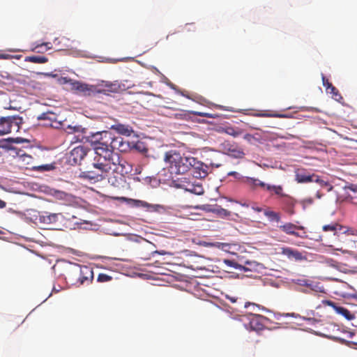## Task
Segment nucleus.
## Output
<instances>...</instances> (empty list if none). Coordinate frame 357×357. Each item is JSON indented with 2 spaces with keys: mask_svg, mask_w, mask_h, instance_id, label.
<instances>
[{
  "mask_svg": "<svg viewBox=\"0 0 357 357\" xmlns=\"http://www.w3.org/2000/svg\"><path fill=\"white\" fill-rule=\"evenodd\" d=\"M118 161V153L109 149H98L94 157L86 167V170L80 173V178L92 182L101 181L107 176L112 170L113 163Z\"/></svg>",
  "mask_w": 357,
  "mask_h": 357,
  "instance_id": "1",
  "label": "nucleus"
},
{
  "mask_svg": "<svg viewBox=\"0 0 357 357\" xmlns=\"http://www.w3.org/2000/svg\"><path fill=\"white\" fill-rule=\"evenodd\" d=\"M192 156L181 154L179 151L172 149L165 152L164 162L171 174H182L190 171Z\"/></svg>",
  "mask_w": 357,
  "mask_h": 357,
  "instance_id": "2",
  "label": "nucleus"
},
{
  "mask_svg": "<svg viewBox=\"0 0 357 357\" xmlns=\"http://www.w3.org/2000/svg\"><path fill=\"white\" fill-rule=\"evenodd\" d=\"M93 278L92 269L86 266L75 265L67 271V278L72 284H89Z\"/></svg>",
  "mask_w": 357,
  "mask_h": 357,
  "instance_id": "3",
  "label": "nucleus"
},
{
  "mask_svg": "<svg viewBox=\"0 0 357 357\" xmlns=\"http://www.w3.org/2000/svg\"><path fill=\"white\" fill-rule=\"evenodd\" d=\"M111 139V132L109 131L97 132L91 133L87 137V142H89L94 149V152L97 151L98 149H108L109 141Z\"/></svg>",
  "mask_w": 357,
  "mask_h": 357,
  "instance_id": "4",
  "label": "nucleus"
},
{
  "mask_svg": "<svg viewBox=\"0 0 357 357\" xmlns=\"http://www.w3.org/2000/svg\"><path fill=\"white\" fill-rule=\"evenodd\" d=\"M22 118L17 116H3L0 118V136L12 132H17L20 128Z\"/></svg>",
  "mask_w": 357,
  "mask_h": 357,
  "instance_id": "5",
  "label": "nucleus"
},
{
  "mask_svg": "<svg viewBox=\"0 0 357 357\" xmlns=\"http://www.w3.org/2000/svg\"><path fill=\"white\" fill-rule=\"evenodd\" d=\"M75 218L74 215H70L69 213H52L45 211L39 215V220L45 224H56L57 222L61 223L64 220H70Z\"/></svg>",
  "mask_w": 357,
  "mask_h": 357,
  "instance_id": "6",
  "label": "nucleus"
},
{
  "mask_svg": "<svg viewBox=\"0 0 357 357\" xmlns=\"http://www.w3.org/2000/svg\"><path fill=\"white\" fill-rule=\"evenodd\" d=\"M295 180L299 183L316 182L319 183L321 186L330 185L328 182L321 179L319 176L314 174H310L307 173L304 169H298L296 170Z\"/></svg>",
  "mask_w": 357,
  "mask_h": 357,
  "instance_id": "7",
  "label": "nucleus"
},
{
  "mask_svg": "<svg viewBox=\"0 0 357 357\" xmlns=\"http://www.w3.org/2000/svg\"><path fill=\"white\" fill-rule=\"evenodd\" d=\"M71 89L83 96H90L97 92V89L93 85L82 83L79 81L69 80Z\"/></svg>",
  "mask_w": 357,
  "mask_h": 357,
  "instance_id": "8",
  "label": "nucleus"
},
{
  "mask_svg": "<svg viewBox=\"0 0 357 357\" xmlns=\"http://www.w3.org/2000/svg\"><path fill=\"white\" fill-rule=\"evenodd\" d=\"M192 160L190 165V170H192L193 176L197 178L206 177L208 174L209 167L194 157H192Z\"/></svg>",
  "mask_w": 357,
  "mask_h": 357,
  "instance_id": "9",
  "label": "nucleus"
},
{
  "mask_svg": "<svg viewBox=\"0 0 357 357\" xmlns=\"http://www.w3.org/2000/svg\"><path fill=\"white\" fill-rule=\"evenodd\" d=\"M38 120L49 121V123H44L43 126L47 127H51L55 129H59L62 128L63 123L61 121L58 119V116L54 112H47L41 114L38 117Z\"/></svg>",
  "mask_w": 357,
  "mask_h": 357,
  "instance_id": "10",
  "label": "nucleus"
},
{
  "mask_svg": "<svg viewBox=\"0 0 357 357\" xmlns=\"http://www.w3.org/2000/svg\"><path fill=\"white\" fill-rule=\"evenodd\" d=\"M248 319L250 329L255 331L263 330L267 319L264 316L257 314H250Z\"/></svg>",
  "mask_w": 357,
  "mask_h": 357,
  "instance_id": "11",
  "label": "nucleus"
},
{
  "mask_svg": "<svg viewBox=\"0 0 357 357\" xmlns=\"http://www.w3.org/2000/svg\"><path fill=\"white\" fill-rule=\"evenodd\" d=\"M132 170V166L123 158L118 155V161L114 162L112 165V172L119 173L123 176L130 173Z\"/></svg>",
  "mask_w": 357,
  "mask_h": 357,
  "instance_id": "12",
  "label": "nucleus"
},
{
  "mask_svg": "<svg viewBox=\"0 0 357 357\" xmlns=\"http://www.w3.org/2000/svg\"><path fill=\"white\" fill-rule=\"evenodd\" d=\"M128 148V144L123 141V139L120 137H114L111 133V139L109 141L108 149L111 151L114 152V150H119L121 152L127 151Z\"/></svg>",
  "mask_w": 357,
  "mask_h": 357,
  "instance_id": "13",
  "label": "nucleus"
},
{
  "mask_svg": "<svg viewBox=\"0 0 357 357\" xmlns=\"http://www.w3.org/2000/svg\"><path fill=\"white\" fill-rule=\"evenodd\" d=\"M116 175H114L109 178V183L111 185L119 190H124L128 188V183L126 182L125 176L116 173Z\"/></svg>",
  "mask_w": 357,
  "mask_h": 357,
  "instance_id": "14",
  "label": "nucleus"
},
{
  "mask_svg": "<svg viewBox=\"0 0 357 357\" xmlns=\"http://www.w3.org/2000/svg\"><path fill=\"white\" fill-rule=\"evenodd\" d=\"M222 146L225 151L234 158H241L244 155L243 151L238 148L235 144L226 141L222 144Z\"/></svg>",
  "mask_w": 357,
  "mask_h": 357,
  "instance_id": "15",
  "label": "nucleus"
},
{
  "mask_svg": "<svg viewBox=\"0 0 357 357\" xmlns=\"http://www.w3.org/2000/svg\"><path fill=\"white\" fill-rule=\"evenodd\" d=\"M278 227L281 231H282L283 232H284L287 234L293 235L294 236L301 237V238H303L305 236L304 235H301L298 232L296 231V229L303 230L304 227H303V226H297L293 223L287 222V223L280 225Z\"/></svg>",
  "mask_w": 357,
  "mask_h": 357,
  "instance_id": "16",
  "label": "nucleus"
},
{
  "mask_svg": "<svg viewBox=\"0 0 357 357\" xmlns=\"http://www.w3.org/2000/svg\"><path fill=\"white\" fill-rule=\"evenodd\" d=\"M110 128L115 130L117 133L127 137L130 136L134 132V130L130 126L120 123H116L112 125Z\"/></svg>",
  "mask_w": 357,
  "mask_h": 357,
  "instance_id": "17",
  "label": "nucleus"
},
{
  "mask_svg": "<svg viewBox=\"0 0 357 357\" xmlns=\"http://www.w3.org/2000/svg\"><path fill=\"white\" fill-rule=\"evenodd\" d=\"M322 83L324 86H325L326 91L331 93L333 98H335L336 100H339L340 99L342 98L338 90L328 81V79L324 75H322Z\"/></svg>",
  "mask_w": 357,
  "mask_h": 357,
  "instance_id": "18",
  "label": "nucleus"
},
{
  "mask_svg": "<svg viewBox=\"0 0 357 357\" xmlns=\"http://www.w3.org/2000/svg\"><path fill=\"white\" fill-rule=\"evenodd\" d=\"M86 155L85 149L82 146H78L74 148L70 151V158L75 163L81 161Z\"/></svg>",
  "mask_w": 357,
  "mask_h": 357,
  "instance_id": "19",
  "label": "nucleus"
},
{
  "mask_svg": "<svg viewBox=\"0 0 357 357\" xmlns=\"http://www.w3.org/2000/svg\"><path fill=\"white\" fill-rule=\"evenodd\" d=\"M328 304L332 306L337 314L342 315L347 320H353L355 318L354 314H352L348 309L344 307L337 306L332 301H328Z\"/></svg>",
  "mask_w": 357,
  "mask_h": 357,
  "instance_id": "20",
  "label": "nucleus"
},
{
  "mask_svg": "<svg viewBox=\"0 0 357 357\" xmlns=\"http://www.w3.org/2000/svg\"><path fill=\"white\" fill-rule=\"evenodd\" d=\"M282 254L287 256L289 259L301 261L304 259L301 252L290 248H282Z\"/></svg>",
  "mask_w": 357,
  "mask_h": 357,
  "instance_id": "21",
  "label": "nucleus"
},
{
  "mask_svg": "<svg viewBox=\"0 0 357 357\" xmlns=\"http://www.w3.org/2000/svg\"><path fill=\"white\" fill-rule=\"evenodd\" d=\"M266 190L269 192L272 195H275L280 197H287L284 192L283 187L280 185H277L268 183Z\"/></svg>",
  "mask_w": 357,
  "mask_h": 357,
  "instance_id": "22",
  "label": "nucleus"
},
{
  "mask_svg": "<svg viewBox=\"0 0 357 357\" xmlns=\"http://www.w3.org/2000/svg\"><path fill=\"white\" fill-rule=\"evenodd\" d=\"M53 195L56 199L63 201L68 204L73 202L75 199V197L72 195L60 190H56Z\"/></svg>",
  "mask_w": 357,
  "mask_h": 357,
  "instance_id": "23",
  "label": "nucleus"
},
{
  "mask_svg": "<svg viewBox=\"0 0 357 357\" xmlns=\"http://www.w3.org/2000/svg\"><path fill=\"white\" fill-rule=\"evenodd\" d=\"M246 183L250 185V187L252 189H256L257 188L259 187L262 190H266V186L268 183H266L258 178H252V177H247L246 178Z\"/></svg>",
  "mask_w": 357,
  "mask_h": 357,
  "instance_id": "24",
  "label": "nucleus"
},
{
  "mask_svg": "<svg viewBox=\"0 0 357 357\" xmlns=\"http://www.w3.org/2000/svg\"><path fill=\"white\" fill-rule=\"evenodd\" d=\"M243 132V129L238 128L232 126L230 125H225V133L231 135L234 137H236L241 135H242Z\"/></svg>",
  "mask_w": 357,
  "mask_h": 357,
  "instance_id": "25",
  "label": "nucleus"
},
{
  "mask_svg": "<svg viewBox=\"0 0 357 357\" xmlns=\"http://www.w3.org/2000/svg\"><path fill=\"white\" fill-rule=\"evenodd\" d=\"M264 214L271 222H279L281 220V215L280 213L270 210L269 208H265L264 211Z\"/></svg>",
  "mask_w": 357,
  "mask_h": 357,
  "instance_id": "26",
  "label": "nucleus"
},
{
  "mask_svg": "<svg viewBox=\"0 0 357 357\" xmlns=\"http://www.w3.org/2000/svg\"><path fill=\"white\" fill-rule=\"evenodd\" d=\"M322 229L324 231H331L334 235H337L338 232L341 231L342 229V227L337 223H333L324 225Z\"/></svg>",
  "mask_w": 357,
  "mask_h": 357,
  "instance_id": "27",
  "label": "nucleus"
},
{
  "mask_svg": "<svg viewBox=\"0 0 357 357\" xmlns=\"http://www.w3.org/2000/svg\"><path fill=\"white\" fill-rule=\"evenodd\" d=\"M25 61L34 63H45L48 61V59L44 56H26Z\"/></svg>",
  "mask_w": 357,
  "mask_h": 357,
  "instance_id": "28",
  "label": "nucleus"
},
{
  "mask_svg": "<svg viewBox=\"0 0 357 357\" xmlns=\"http://www.w3.org/2000/svg\"><path fill=\"white\" fill-rule=\"evenodd\" d=\"M213 213H215L217 214L218 215L220 216V217H227V216H229L231 215V212L222 208L221 206H218V205H215L214 206V211H213Z\"/></svg>",
  "mask_w": 357,
  "mask_h": 357,
  "instance_id": "29",
  "label": "nucleus"
},
{
  "mask_svg": "<svg viewBox=\"0 0 357 357\" xmlns=\"http://www.w3.org/2000/svg\"><path fill=\"white\" fill-rule=\"evenodd\" d=\"M55 168V166L54 164H46V165H42L38 166H34L32 167L33 170L35 171H39V172H47L52 170Z\"/></svg>",
  "mask_w": 357,
  "mask_h": 357,
  "instance_id": "30",
  "label": "nucleus"
},
{
  "mask_svg": "<svg viewBox=\"0 0 357 357\" xmlns=\"http://www.w3.org/2000/svg\"><path fill=\"white\" fill-rule=\"evenodd\" d=\"M188 191H190L195 195H202L204 192V190L202 185H192L190 188L187 189Z\"/></svg>",
  "mask_w": 357,
  "mask_h": 357,
  "instance_id": "31",
  "label": "nucleus"
},
{
  "mask_svg": "<svg viewBox=\"0 0 357 357\" xmlns=\"http://www.w3.org/2000/svg\"><path fill=\"white\" fill-rule=\"evenodd\" d=\"M190 114H192L196 116H202V117H208V118H212L215 119L219 117V115L218 114H211V113H207V112H196V111H191L190 112Z\"/></svg>",
  "mask_w": 357,
  "mask_h": 357,
  "instance_id": "32",
  "label": "nucleus"
},
{
  "mask_svg": "<svg viewBox=\"0 0 357 357\" xmlns=\"http://www.w3.org/2000/svg\"><path fill=\"white\" fill-rule=\"evenodd\" d=\"M256 116L259 117H278V118H287V115L278 114V113H259L255 114Z\"/></svg>",
  "mask_w": 357,
  "mask_h": 357,
  "instance_id": "33",
  "label": "nucleus"
},
{
  "mask_svg": "<svg viewBox=\"0 0 357 357\" xmlns=\"http://www.w3.org/2000/svg\"><path fill=\"white\" fill-rule=\"evenodd\" d=\"M134 149L142 153H146L148 152V149L146 146L145 144L142 142H137L134 145Z\"/></svg>",
  "mask_w": 357,
  "mask_h": 357,
  "instance_id": "34",
  "label": "nucleus"
},
{
  "mask_svg": "<svg viewBox=\"0 0 357 357\" xmlns=\"http://www.w3.org/2000/svg\"><path fill=\"white\" fill-rule=\"evenodd\" d=\"M21 55H11L9 54H7L3 51H0V59H20L21 58Z\"/></svg>",
  "mask_w": 357,
  "mask_h": 357,
  "instance_id": "35",
  "label": "nucleus"
},
{
  "mask_svg": "<svg viewBox=\"0 0 357 357\" xmlns=\"http://www.w3.org/2000/svg\"><path fill=\"white\" fill-rule=\"evenodd\" d=\"M83 130H84V128H82L81 126H68L66 128V132L68 133L72 134V133H74V132H82Z\"/></svg>",
  "mask_w": 357,
  "mask_h": 357,
  "instance_id": "36",
  "label": "nucleus"
},
{
  "mask_svg": "<svg viewBox=\"0 0 357 357\" xmlns=\"http://www.w3.org/2000/svg\"><path fill=\"white\" fill-rule=\"evenodd\" d=\"M112 278L105 273H100L98 276V281L100 282H105L112 280Z\"/></svg>",
  "mask_w": 357,
  "mask_h": 357,
  "instance_id": "37",
  "label": "nucleus"
},
{
  "mask_svg": "<svg viewBox=\"0 0 357 357\" xmlns=\"http://www.w3.org/2000/svg\"><path fill=\"white\" fill-rule=\"evenodd\" d=\"M197 208L202 209L206 212H212L213 213L214 211V206L210 205V204H204L202 206H196Z\"/></svg>",
  "mask_w": 357,
  "mask_h": 357,
  "instance_id": "38",
  "label": "nucleus"
},
{
  "mask_svg": "<svg viewBox=\"0 0 357 357\" xmlns=\"http://www.w3.org/2000/svg\"><path fill=\"white\" fill-rule=\"evenodd\" d=\"M314 200L312 198H306L301 201L302 204L303 206L310 205L313 203Z\"/></svg>",
  "mask_w": 357,
  "mask_h": 357,
  "instance_id": "39",
  "label": "nucleus"
},
{
  "mask_svg": "<svg viewBox=\"0 0 357 357\" xmlns=\"http://www.w3.org/2000/svg\"><path fill=\"white\" fill-rule=\"evenodd\" d=\"M243 139L246 141H248V142H252L253 139H255V137L253 135H252L251 134H245L243 136Z\"/></svg>",
  "mask_w": 357,
  "mask_h": 357,
  "instance_id": "40",
  "label": "nucleus"
},
{
  "mask_svg": "<svg viewBox=\"0 0 357 357\" xmlns=\"http://www.w3.org/2000/svg\"><path fill=\"white\" fill-rule=\"evenodd\" d=\"M174 117L177 119H185V114H183V113H176V114H174Z\"/></svg>",
  "mask_w": 357,
  "mask_h": 357,
  "instance_id": "41",
  "label": "nucleus"
},
{
  "mask_svg": "<svg viewBox=\"0 0 357 357\" xmlns=\"http://www.w3.org/2000/svg\"><path fill=\"white\" fill-rule=\"evenodd\" d=\"M225 263L227 265L231 266V267H236V263H235L234 261L229 260V259H225Z\"/></svg>",
  "mask_w": 357,
  "mask_h": 357,
  "instance_id": "42",
  "label": "nucleus"
},
{
  "mask_svg": "<svg viewBox=\"0 0 357 357\" xmlns=\"http://www.w3.org/2000/svg\"><path fill=\"white\" fill-rule=\"evenodd\" d=\"M43 46H45L46 47V50H49L51 48L50 47V43H43L41 44L40 45H38L36 47L35 50L38 49V48H40V47H42Z\"/></svg>",
  "mask_w": 357,
  "mask_h": 357,
  "instance_id": "43",
  "label": "nucleus"
},
{
  "mask_svg": "<svg viewBox=\"0 0 357 357\" xmlns=\"http://www.w3.org/2000/svg\"><path fill=\"white\" fill-rule=\"evenodd\" d=\"M290 205H291V208L289 209H288L287 212L290 214V215H293L294 213V211L293 209L294 208V204L293 203V201L291 200L290 201Z\"/></svg>",
  "mask_w": 357,
  "mask_h": 357,
  "instance_id": "44",
  "label": "nucleus"
},
{
  "mask_svg": "<svg viewBox=\"0 0 357 357\" xmlns=\"http://www.w3.org/2000/svg\"><path fill=\"white\" fill-rule=\"evenodd\" d=\"M347 188L357 194V185H351L348 186Z\"/></svg>",
  "mask_w": 357,
  "mask_h": 357,
  "instance_id": "45",
  "label": "nucleus"
},
{
  "mask_svg": "<svg viewBox=\"0 0 357 357\" xmlns=\"http://www.w3.org/2000/svg\"><path fill=\"white\" fill-rule=\"evenodd\" d=\"M252 209L256 212H262V211L264 212V209L263 208L259 207V206H252Z\"/></svg>",
  "mask_w": 357,
  "mask_h": 357,
  "instance_id": "46",
  "label": "nucleus"
},
{
  "mask_svg": "<svg viewBox=\"0 0 357 357\" xmlns=\"http://www.w3.org/2000/svg\"><path fill=\"white\" fill-rule=\"evenodd\" d=\"M225 125L219 126L216 128L217 132L219 133H225Z\"/></svg>",
  "mask_w": 357,
  "mask_h": 357,
  "instance_id": "47",
  "label": "nucleus"
},
{
  "mask_svg": "<svg viewBox=\"0 0 357 357\" xmlns=\"http://www.w3.org/2000/svg\"><path fill=\"white\" fill-rule=\"evenodd\" d=\"M227 175L237 177L238 176V173L236 172H229V173H227Z\"/></svg>",
  "mask_w": 357,
  "mask_h": 357,
  "instance_id": "48",
  "label": "nucleus"
},
{
  "mask_svg": "<svg viewBox=\"0 0 357 357\" xmlns=\"http://www.w3.org/2000/svg\"><path fill=\"white\" fill-rule=\"evenodd\" d=\"M6 206V203L0 199V208H3Z\"/></svg>",
  "mask_w": 357,
  "mask_h": 357,
  "instance_id": "49",
  "label": "nucleus"
},
{
  "mask_svg": "<svg viewBox=\"0 0 357 357\" xmlns=\"http://www.w3.org/2000/svg\"><path fill=\"white\" fill-rule=\"evenodd\" d=\"M349 298L355 299L357 301V292H355L354 294H351L349 295Z\"/></svg>",
  "mask_w": 357,
  "mask_h": 357,
  "instance_id": "50",
  "label": "nucleus"
},
{
  "mask_svg": "<svg viewBox=\"0 0 357 357\" xmlns=\"http://www.w3.org/2000/svg\"><path fill=\"white\" fill-rule=\"evenodd\" d=\"M137 203H139V204H138L139 206H146L148 205V204L145 202H143V201H137Z\"/></svg>",
  "mask_w": 357,
  "mask_h": 357,
  "instance_id": "51",
  "label": "nucleus"
},
{
  "mask_svg": "<svg viewBox=\"0 0 357 357\" xmlns=\"http://www.w3.org/2000/svg\"><path fill=\"white\" fill-rule=\"evenodd\" d=\"M252 305V303L248 302L245 303V307H248L249 305ZM252 305H255V304H252Z\"/></svg>",
  "mask_w": 357,
  "mask_h": 357,
  "instance_id": "52",
  "label": "nucleus"
},
{
  "mask_svg": "<svg viewBox=\"0 0 357 357\" xmlns=\"http://www.w3.org/2000/svg\"><path fill=\"white\" fill-rule=\"evenodd\" d=\"M316 197H317V198H321V195L319 192H317V194H316Z\"/></svg>",
  "mask_w": 357,
  "mask_h": 357,
  "instance_id": "53",
  "label": "nucleus"
},
{
  "mask_svg": "<svg viewBox=\"0 0 357 357\" xmlns=\"http://www.w3.org/2000/svg\"><path fill=\"white\" fill-rule=\"evenodd\" d=\"M229 300L232 302V303H234L236 302V299L234 298H230Z\"/></svg>",
  "mask_w": 357,
  "mask_h": 357,
  "instance_id": "54",
  "label": "nucleus"
},
{
  "mask_svg": "<svg viewBox=\"0 0 357 357\" xmlns=\"http://www.w3.org/2000/svg\"><path fill=\"white\" fill-rule=\"evenodd\" d=\"M216 107H218V108H220V109H223V108H224V107H223V106H220V105H217Z\"/></svg>",
  "mask_w": 357,
  "mask_h": 357,
  "instance_id": "55",
  "label": "nucleus"
},
{
  "mask_svg": "<svg viewBox=\"0 0 357 357\" xmlns=\"http://www.w3.org/2000/svg\"><path fill=\"white\" fill-rule=\"evenodd\" d=\"M332 188H333V187L331 185H330V188H329L328 190H332Z\"/></svg>",
  "mask_w": 357,
  "mask_h": 357,
  "instance_id": "56",
  "label": "nucleus"
},
{
  "mask_svg": "<svg viewBox=\"0 0 357 357\" xmlns=\"http://www.w3.org/2000/svg\"><path fill=\"white\" fill-rule=\"evenodd\" d=\"M44 123H49V121H44Z\"/></svg>",
  "mask_w": 357,
  "mask_h": 357,
  "instance_id": "57",
  "label": "nucleus"
}]
</instances>
